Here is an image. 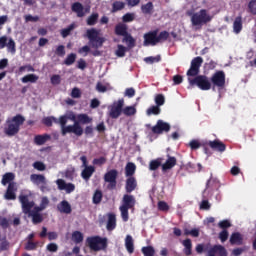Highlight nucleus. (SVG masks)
<instances>
[{
    "instance_id": "f257e3e1",
    "label": "nucleus",
    "mask_w": 256,
    "mask_h": 256,
    "mask_svg": "<svg viewBox=\"0 0 256 256\" xmlns=\"http://www.w3.org/2000/svg\"><path fill=\"white\" fill-rule=\"evenodd\" d=\"M203 65V58L200 56L192 59L190 68L188 69L186 75L188 77V82L191 87H197L201 91H209L212 88L211 80L205 75H199L201 71V66Z\"/></svg>"
},
{
    "instance_id": "f03ea898",
    "label": "nucleus",
    "mask_w": 256,
    "mask_h": 256,
    "mask_svg": "<svg viewBox=\"0 0 256 256\" xmlns=\"http://www.w3.org/2000/svg\"><path fill=\"white\" fill-rule=\"evenodd\" d=\"M169 39V32L167 30H164L159 33V30H152L148 33L144 34V47H155V45H159V43H165Z\"/></svg>"
},
{
    "instance_id": "7ed1b4c3",
    "label": "nucleus",
    "mask_w": 256,
    "mask_h": 256,
    "mask_svg": "<svg viewBox=\"0 0 256 256\" xmlns=\"http://www.w3.org/2000/svg\"><path fill=\"white\" fill-rule=\"evenodd\" d=\"M23 123H25V117L21 114L8 118L4 127L5 135H7V137H15V135L21 131V125H23Z\"/></svg>"
},
{
    "instance_id": "20e7f679",
    "label": "nucleus",
    "mask_w": 256,
    "mask_h": 256,
    "mask_svg": "<svg viewBox=\"0 0 256 256\" xmlns=\"http://www.w3.org/2000/svg\"><path fill=\"white\" fill-rule=\"evenodd\" d=\"M135 203L137 201L135 200V196L124 194L122 198V205L120 206V212L122 220L127 223L129 221V209H133L135 207Z\"/></svg>"
},
{
    "instance_id": "39448f33",
    "label": "nucleus",
    "mask_w": 256,
    "mask_h": 256,
    "mask_svg": "<svg viewBox=\"0 0 256 256\" xmlns=\"http://www.w3.org/2000/svg\"><path fill=\"white\" fill-rule=\"evenodd\" d=\"M18 199L22 205V213H24V215H27V213H41V211H44L40 205L35 206L34 201H29V195L20 194Z\"/></svg>"
},
{
    "instance_id": "423d86ee",
    "label": "nucleus",
    "mask_w": 256,
    "mask_h": 256,
    "mask_svg": "<svg viewBox=\"0 0 256 256\" xmlns=\"http://www.w3.org/2000/svg\"><path fill=\"white\" fill-rule=\"evenodd\" d=\"M86 243L91 251H103L107 249V238L101 236H90L86 239Z\"/></svg>"
},
{
    "instance_id": "0eeeda50",
    "label": "nucleus",
    "mask_w": 256,
    "mask_h": 256,
    "mask_svg": "<svg viewBox=\"0 0 256 256\" xmlns=\"http://www.w3.org/2000/svg\"><path fill=\"white\" fill-rule=\"evenodd\" d=\"M212 19L206 9H201L191 16V23L194 27H199L201 25H207Z\"/></svg>"
},
{
    "instance_id": "6e6552de",
    "label": "nucleus",
    "mask_w": 256,
    "mask_h": 256,
    "mask_svg": "<svg viewBox=\"0 0 256 256\" xmlns=\"http://www.w3.org/2000/svg\"><path fill=\"white\" fill-rule=\"evenodd\" d=\"M87 38L89 39V43L93 49H99V47H103V43H105V39L99 37V32L95 30V28L87 30Z\"/></svg>"
},
{
    "instance_id": "1a4fd4ad",
    "label": "nucleus",
    "mask_w": 256,
    "mask_h": 256,
    "mask_svg": "<svg viewBox=\"0 0 256 256\" xmlns=\"http://www.w3.org/2000/svg\"><path fill=\"white\" fill-rule=\"evenodd\" d=\"M210 83L212 84V90L215 91V89H224L225 88V72L222 70H219L215 72L211 79Z\"/></svg>"
},
{
    "instance_id": "9d476101",
    "label": "nucleus",
    "mask_w": 256,
    "mask_h": 256,
    "mask_svg": "<svg viewBox=\"0 0 256 256\" xmlns=\"http://www.w3.org/2000/svg\"><path fill=\"white\" fill-rule=\"evenodd\" d=\"M117 177H119V171L117 169H111L104 174V181L108 183L107 189L110 191L117 189Z\"/></svg>"
},
{
    "instance_id": "9b49d317",
    "label": "nucleus",
    "mask_w": 256,
    "mask_h": 256,
    "mask_svg": "<svg viewBox=\"0 0 256 256\" xmlns=\"http://www.w3.org/2000/svg\"><path fill=\"white\" fill-rule=\"evenodd\" d=\"M123 107H125V100L123 98L113 102L110 106L109 117L111 119H119L123 113Z\"/></svg>"
},
{
    "instance_id": "f8f14e48",
    "label": "nucleus",
    "mask_w": 256,
    "mask_h": 256,
    "mask_svg": "<svg viewBox=\"0 0 256 256\" xmlns=\"http://www.w3.org/2000/svg\"><path fill=\"white\" fill-rule=\"evenodd\" d=\"M80 161H82V167H84L81 177L84 181H89L93 177V173H95V166H88L87 156H81Z\"/></svg>"
},
{
    "instance_id": "ddd939ff",
    "label": "nucleus",
    "mask_w": 256,
    "mask_h": 256,
    "mask_svg": "<svg viewBox=\"0 0 256 256\" xmlns=\"http://www.w3.org/2000/svg\"><path fill=\"white\" fill-rule=\"evenodd\" d=\"M67 133H74L76 137H81V135H83V127H81V124H79V122L75 121L73 125L63 127V129L61 130V135H63V137H65Z\"/></svg>"
},
{
    "instance_id": "4468645a",
    "label": "nucleus",
    "mask_w": 256,
    "mask_h": 256,
    "mask_svg": "<svg viewBox=\"0 0 256 256\" xmlns=\"http://www.w3.org/2000/svg\"><path fill=\"white\" fill-rule=\"evenodd\" d=\"M171 131V125L163 120H158L156 125L152 127V133L155 135H161V133H169Z\"/></svg>"
},
{
    "instance_id": "2eb2a0df",
    "label": "nucleus",
    "mask_w": 256,
    "mask_h": 256,
    "mask_svg": "<svg viewBox=\"0 0 256 256\" xmlns=\"http://www.w3.org/2000/svg\"><path fill=\"white\" fill-rule=\"evenodd\" d=\"M73 13H76L77 17H85L87 13L91 12V6L83 7L81 2H74L71 6Z\"/></svg>"
},
{
    "instance_id": "dca6fc26",
    "label": "nucleus",
    "mask_w": 256,
    "mask_h": 256,
    "mask_svg": "<svg viewBox=\"0 0 256 256\" xmlns=\"http://www.w3.org/2000/svg\"><path fill=\"white\" fill-rule=\"evenodd\" d=\"M16 193H17V184L15 182L9 183L5 193V199H7V201H15V199H17Z\"/></svg>"
},
{
    "instance_id": "f3484780",
    "label": "nucleus",
    "mask_w": 256,
    "mask_h": 256,
    "mask_svg": "<svg viewBox=\"0 0 256 256\" xmlns=\"http://www.w3.org/2000/svg\"><path fill=\"white\" fill-rule=\"evenodd\" d=\"M56 185L59 191H66V193H73V191H75V184L67 183L63 179H57Z\"/></svg>"
},
{
    "instance_id": "a211bd4d",
    "label": "nucleus",
    "mask_w": 256,
    "mask_h": 256,
    "mask_svg": "<svg viewBox=\"0 0 256 256\" xmlns=\"http://www.w3.org/2000/svg\"><path fill=\"white\" fill-rule=\"evenodd\" d=\"M206 145H209L213 151H218V153H224L227 150V145L221 142L219 139L206 142Z\"/></svg>"
},
{
    "instance_id": "6ab92c4d",
    "label": "nucleus",
    "mask_w": 256,
    "mask_h": 256,
    "mask_svg": "<svg viewBox=\"0 0 256 256\" xmlns=\"http://www.w3.org/2000/svg\"><path fill=\"white\" fill-rule=\"evenodd\" d=\"M207 256H227V249L222 245H214L208 250Z\"/></svg>"
},
{
    "instance_id": "aec40b11",
    "label": "nucleus",
    "mask_w": 256,
    "mask_h": 256,
    "mask_svg": "<svg viewBox=\"0 0 256 256\" xmlns=\"http://www.w3.org/2000/svg\"><path fill=\"white\" fill-rule=\"evenodd\" d=\"M175 165H177V158H175V156L167 155L166 162L162 164L163 173H166V171L173 169Z\"/></svg>"
},
{
    "instance_id": "412c9836",
    "label": "nucleus",
    "mask_w": 256,
    "mask_h": 256,
    "mask_svg": "<svg viewBox=\"0 0 256 256\" xmlns=\"http://www.w3.org/2000/svg\"><path fill=\"white\" fill-rule=\"evenodd\" d=\"M57 209H58L59 213H65V215H70V213H72V211H73V209L71 208V204H69V202L67 200L61 201L57 205Z\"/></svg>"
},
{
    "instance_id": "4be33fe9",
    "label": "nucleus",
    "mask_w": 256,
    "mask_h": 256,
    "mask_svg": "<svg viewBox=\"0 0 256 256\" xmlns=\"http://www.w3.org/2000/svg\"><path fill=\"white\" fill-rule=\"evenodd\" d=\"M116 227H117V216L115 215V213H109L106 229L107 231H115Z\"/></svg>"
},
{
    "instance_id": "5701e85b",
    "label": "nucleus",
    "mask_w": 256,
    "mask_h": 256,
    "mask_svg": "<svg viewBox=\"0 0 256 256\" xmlns=\"http://www.w3.org/2000/svg\"><path fill=\"white\" fill-rule=\"evenodd\" d=\"M137 189V179L135 177H128L126 179L125 191L126 193H133Z\"/></svg>"
},
{
    "instance_id": "b1692460",
    "label": "nucleus",
    "mask_w": 256,
    "mask_h": 256,
    "mask_svg": "<svg viewBox=\"0 0 256 256\" xmlns=\"http://www.w3.org/2000/svg\"><path fill=\"white\" fill-rule=\"evenodd\" d=\"M47 141H51V135L49 134H39L34 137L35 145H45Z\"/></svg>"
},
{
    "instance_id": "393cba45",
    "label": "nucleus",
    "mask_w": 256,
    "mask_h": 256,
    "mask_svg": "<svg viewBox=\"0 0 256 256\" xmlns=\"http://www.w3.org/2000/svg\"><path fill=\"white\" fill-rule=\"evenodd\" d=\"M182 245L184 247L183 253L186 256L193 255V243L191 242V239L187 238L182 242Z\"/></svg>"
},
{
    "instance_id": "a878e982",
    "label": "nucleus",
    "mask_w": 256,
    "mask_h": 256,
    "mask_svg": "<svg viewBox=\"0 0 256 256\" xmlns=\"http://www.w3.org/2000/svg\"><path fill=\"white\" fill-rule=\"evenodd\" d=\"M233 31L236 35H239L243 31V17L238 16L235 18L233 23Z\"/></svg>"
},
{
    "instance_id": "bb28decb",
    "label": "nucleus",
    "mask_w": 256,
    "mask_h": 256,
    "mask_svg": "<svg viewBox=\"0 0 256 256\" xmlns=\"http://www.w3.org/2000/svg\"><path fill=\"white\" fill-rule=\"evenodd\" d=\"M231 245H243V236L239 232H234L230 236Z\"/></svg>"
},
{
    "instance_id": "cd10ccee",
    "label": "nucleus",
    "mask_w": 256,
    "mask_h": 256,
    "mask_svg": "<svg viewBox=\"0 0 256 256\" xmlns=\"http://www.w3.org/2000/svg\"><path fill=\"white\" fill-rule=\"evenodd\" d=\"M125 247L128 253L131 255L135 252V244L133 242V236L127 235L125 238Z\"/></svg>"
},
{
    "instance_id": "c85d7f7f",
    "label": "nucleus",
    "mask_w": 256,
    "mask_h": 256,
    "mask_svg": "<svg viewBox=\"0 0 256 256\" xmlns=\"http://www.w3.org/2000/svg\"><path fill=\"white\" fill-rule=\"evenodd\" d=\"M30 180L35 185H39L40 183H43V185H45V183H47V180L45 179V176L43 174H32L30 176Z\"/></svg>"
},
{
    "instance_id": "c756f323",
    "label": "nucleus",
    "mask_w": 256,
    "mask_h": 256,
    "mask_svg": "<svg viewBox=\"0 0 256 256\" xmlns=\"http://www.w3.org/2000/svg\"><path fill=\"white\" fill-rule=\"evenodd\" d=\"M129 32H127V25L125 24H118L115 26V35L120 37H125Z\"/></svg>"
},
{
    "instance_id": "7c9ffc66",
    "label": "nucleus",
    "mask_w": 256,
    "mask_h": 256,
    "mask_svg": "<svg viewBox=\"0 0 256 256\" xmlns=\"http://www.w3.org/2000/svg\"><path fill=\"white\" fill-rule=\"evenodd\" d=\"M122 43H126L129 49H133V47H135V38H133V36L128 33L123 36Z\"/></svg>"
},
{
    "instance_id": "2f4dec72",
    "label": "nucleus",
    "mask_w": 256,
    "mask_h": 256,
    "mask_svg": "<svg viewBox=\"0 0 256 256\" xmlns=\"http://www.w3.org/2000/svg\"><path fill=\"white\" fill-rule=\"evenodd\" d=\"M136 169H137V166H135V163L128 162L125 167L126 177H133V175H135Z\"/></svg>"
},
{
    "instance_id": "473e14b6",
    "label": "nucleus",
    "mask_w": 256,
    "mask_h": 256,
    "mask_svg": "<svg viewBox=\"0 0 256 256\" xmlns=\"http://www.w3.org/2000/svg\"><path fill=\"white\" fill-rule=\"evenodd\" d=\"M153 9H155L153 2H148L141 6V11L144 15H153Z\"/></svg>"
},
{
    "instance_id": "72a5a7b5",
    "label": "nucleus",
    "mask_w": 256,
    "mask_h": 256,
    "mask_svg": "<svg viewBox=\"0 0 256 256\" xmlns=\"http://www.w3.org/2000/svg\"><path fill=\"white\" fill-rule=\"evenodd\" d=\"M27 215L32 218V223L34 225L43 223V215L41 213H27Z\"/></svg>"
},
{
    "instance_id": "f704fd0d",
    "label": "nucleus",
    "mask_w": 256,
    "mask_h": 256,
    "mask_svg": "<svg viewBox=\"0 0 256 256\" xmlns=\"http://www.w3.org/2000/svg\"><path fill=\"white\" fill-rule=\"evenodd\" d=\"M15 181V174L12 172L5 173L2 177L1 183L2 185H7Z\"/></svg>"
},
{
    "instance_id": "c9c22d12",
    "label": "nucleus",
    "mask_w": 256,
    "mask_h": 256,
    "mask_svg": "<svg viewBox=\"0 0 256 256\" xmlns=\"http://www.w3.org/2000/svg\"><path fill=\"white\" fill-rule=\"evenodd\" d=\"M42 123L46 127H53V123L59 124V119L55 118V116H48L43 118Z\"/></svg>"
},
{
    "instance_id": "e433bc0d",
    "label": "nucleus",
    "mask_w": 256,
    "mask_h": 256,
    "mask_svg": "<svg viewBox=\"0 0 256 256\" xmlns=\"http://www.w3.org/2000/svg\"><path fill=\"white\" fill-rule=\"evenodd\" d=\"M9 249H11V243L7 240V237H0V252L9 251Z\"/></svg>"
},
{
    "instance_id": "4c0bfd02",
    "label": "nucleus",
    "mask_w": 256,
    "mask_h": 256,
    "mask_svg": "<svg viewBox=\"0 0 256 256\" xmlns=\"http://www.w3.org/2000/svg\"><path fill=\"white\" fill-rule=\"evenodd\" d=\"M146 115L148 117H151V115H161V107L157 105L151 106L146 110Z\"/></svg>"
},
{
    "instance_id": "58836bf2",
    "label": "nucleus",
    "mask_w": 256,
    "mask_h": 256,
    "mask_svg": "<svg viewBox=\"0 0 256 256\" xmlns=\"http://www.w3.org/2000/svg\"><path fill=\"white\" fill-rule=\"evenodd\" d=\"M125 9V2L122 1H114L112 4V13H117V11H123Z\"/></svg>"
},
{
    "instance_id": "ea45409f",
    "label": "nucleus",
    "mask_w": 256,
    "mask_h": 256,
    "mask_svg": "<svg viewBox=\"0 0 256 256\" xmlns=\"http://www.w3.org/2000/svg\"><path fill=\"white\" fill-rule=\"evenodd\" d=\"M123 115H126V117H133L137 113V109L134 106H126L125 108H122Z\"/></svg>"
},
{
    "instance_id": "a19ab883",
    "label": "nucleus",
    "mask_w": 256,
    "mask_h": 256,
    "mask_svg": "<svg viewBox=\"0 0 256 256\" xmlns=\"http://www.w3.org/2000/svg\"><path fill=\"white\" fill-rule=\"evenodd\" d=\"M39 76L35 74H28L22 78V83H37Z\"/></svg>"
},
{
    "instance_id": "79ce46f5",
    "label": "nucleus",
    "mask_w": 256,
    "mask_h": 256,
    "mask_svg": "<svg viewBox=\"0 0 256 256\" xmlns=\"http://www.w3.org/2000/svg\"><path fill=\"white\" fill-rule=\"evenodd\" d=\"M144 256H155V248L153 246H144L141 248Z\"/></svg>"
},
{
    "instance_id": "37998d69",
    "label": "nucleus",
    "mask_w": 256,
    "mask_h": 256,
    "mask_svg": "<svg viewBox=\"0 0 256 256\" xmlns=\"http://www.w3.org/2000/svg\"><path fill=\"white\" fill-rule=\"evenodd\" d=\"M103 201V192L101 190H96L93 195L94 205H99Z\"/></svg>"
},
{
    "instance_id": "c03bdc74",
    "label": "nucleus",
    "mask_w": 256,
    "mask_h": 256,
    "mask_svg": "<svg viewBox=\"0 0 256 256\" xmlns=\"http://www.w3.org/2000/svg\"><path fill=\"white\" fill-rule=\"evenodd\" d=\"M77 119L78 123H82L83 125H87L88 123H91V121H93V119H91L87 114H79L77 116Z\"/></svg>"
},
{
    "instance_id": "a18cd8bd",
    "label": "nucleus",
    "mask_w": 256,
    "mask_h": 256,
    "mask_svg": "<svg viewBox=\"0 0 256 256\" xmlns=\"http://www.w3.org/2000/svg\"><path fill=\"white\" fill-rule=\"evenodd\" d=\"M72 241L76 244L83 243V233L80 231H74L72 233Z\"/></svg>"
},
{
    "instance_id": "49530a36",
    "label": "nucleus",
    "mask_w": 256,
    "mask_h": 256,
    "mask_svg": "<svg viewBox=\"0 0 256 256\" xmlns=\"http://www.w3.org/2000/svg\"><path fill=\"white\" fill-rule=\"evenodd\" d=\"M39 247V242L27 241L24 245L26 251H35Z\"/></svg>"
},
{
    "instance_id": "de8ad7c7",
    "label": "nucleus",
    "mask_w": 256,
    "mask_h": 256,
    "mask_svg": "<svg viewBox=\"0 0 256 256\" xmlns=\"http://www.w3.org/2000/svg\"><path fill=\"white\" fill-rule=\"evenodd\" d=\"M98 20H99V14L93 13L87 18V25L89 26L96 25Z\"/></svg>"
},
{
    "instance_id": "09e8293b",
    "label": "nucleus",
    "mask_w": 256,
    "mask_h": 256,
    "mask_svg": "<svg viewBox=\"0 0 256 256\" xmlns=\"http://www.w3.org/2000/svg\"><path fill=\"white\" fill-rule=\"evenodd\" d=\"M145 63H149L150 65H153V63H159L161 61V55L156 56H149L144 58Z\"/></svg>"
},
{
    "instance_id": "8fccbe9b",
    "label": "nucleus",
    "mask_w": 256,
    "mask_h": 256,
    "mask_svg": "<svg viewBox=\"0 0 256 256\" xmlns=\"http://www.w3.org/2000/svg\"><path fill=\"white\" fill-rule=\"evenodd\" d=\"M209 249H211V244H198L196 246V252L201 255V253H203L204 251H207V253H209Z\"/></svg>"
},
{
    "instance_id": "3c124183",
    "label": "nucleus",
    "mask_w": 256,
    "mask_h": 256,
    "mask_svg": "<svg viewBox=\"0 0 256 256\" xmlns=\"http://www.w3.org/2000/svg\"><path fill=\"white\" fill-rule=\"evenodd\" d=\"M75 29V25L71 24L67 28H64L61 30V35L65 39L66 37H69L71 35V31Z\"/></svg>"
},
{
    "instance_id": "603ef678",
    "label": "nucleus",
    "mask_w": 256,
    "mask_h": 256,
    "mask_svg": "<svg viewBox=\"0 0 256 256\" xmlns=\"http://www.w3.org/2000/svg\"><path fill=\"white\" fill-rule=\"evenodd\" d=\"M160 165H161L160 159L152 160V161H150L149 169H150V171H157L158 168L160 167Z\"/></svg>"
},
{
    "instance_id": "864d4df0",
    "label": "nucleus",
    "mask_w": 256,
    "mask_h": 256,
    "mask_svg": "<svg viewBox=\"0 0 256 256\" xmlns=\"http://www.w3.org/2000/svg\"><path fill=\"white\" fill-rule=\"evenodd\" d=\"M154 101L157 107H162V105H165V96L163 94H158L155 96Z\"/></svg>"
},
{
    "instance_id": "5fc2aeb1",
    "label": "nucleus",
    "mask_w": 256,
    "mask_h": 256,
    "mask_svg": "<svg viewBox=\"0 0 256 256\" xmlns=\"http://www.w3.org/2000/svg\"><path fill=\"white\" fill-rule=\"evenodd\" d=\"M123 23H131L132 21H135V13H126L122 17Z\"/></svg>"
},
{
    "instance_id": "6e6d98bb",
    "label": "nucleus",
    "mask_w": 256,
    "mask_h": 256,
    "mask_svg": "<svg viewBox=\"0 0 256 256\" xmlns=\"http://www.w3.org/2000/svg\"><path fill=\"white\" fill-rule=\"evenodd\" d=\"M75 59H77V54L71 53V54H69V55L66 57L64 63H65V65H68V66H69V65H73V63H75Z\"/></svg>"
},
{
    "instance_id": "4d7b16f0",
    "label": "nucleus",
    "mask_w": 256,
    "mask_h": 256,
    "mask_svg": "<svg viewBox=\"0 0 256 256\" xmlns=\"http://www.w3.org/2000/svg\"><path fill=\"white\" fill-rule=\"evenodd\" d=\"M75 177V168L70 167L65 171V178L69 179L70 181H73Z\"/></svg>"
},
{
    "instance_id": "13d9d810",
    "label": "nucleus",
    "mask_w": 256,
    "mask_h": 256,
    "mask_svg": "<svg viewBox=\"0 0 256 256\" xmlns=\"http://www.w3.org/2000/svg\"><path fill=\"white\" fill-rule=\"evenodd\" d=\"M92 163L93 165H98L99 167H101L102 165H105V163H107V158H105V156L94 158Z\"/></svg>"
},
{
    "instance_id": "bf43d9fd",
    "label": "nucleus",
    "mask_w": 256,
    "mask_h": 256,
    "mask_svg": "<svg viewBox=\"0 0 256 256\" xmlns=\"http://www.w3.org/2000/svg\"><path fill=\"white\" fill-rule=\"evenodd\" d=\"M125 53H127V47L119 44L116 50L117 57H125Z\"/></svg>"
},
{
    "instance_id": "052dcab7",
    "label": "nucleus",
    "mask_w": 256,
    "mask_h": 256,
    "mask_svg": "<svg viewBox=\"0 0 256 256\" xmlns=\"http://www.w3.org/2000/svg\"><path fill=\"white\" fill-rule=\"evenodd\" d=\"M184 235L188 236L191 235V237H199V229L194 228L192 230L184 229Z\"/></svg>"
},
{
    "instance_id": "680f3d73",
    "label": "nucleus",
    "mask_w": 256,
    "mask_h": 256,
    "mask_svg": "<svg viewBox=\"0 0 256 256\" xmlns=\"http://www.w3.org/2000/svg\"><path fill=\"white\" fill-rule=\"evenodd\" d=\"M189 147L192 151H197V149L201 148V142H199V140H191L189 142Z\"/></svg>"
},
{
    "instance_id": "e2e57ef3",
    "label": "nucleus",
    "mask_w": 256,
    "mask_h": 256,
    "mask_svg": "<svg viewBox=\"0 0 256 256\" xmlns=\"http://www.w3.org/2000/svg\"><path fill=\"white\" fill-rule=\"evenodd\" d=\"M33 167L34 169H36L37 171H45V169H47V166L45 165V163L41 162V161H36L33 163Z\"/></svg>"
},
{
    "instance_id": "0e129e2a",
    "label": "nucleus",
    "mask_w": 256,
    "mask_h": 256,
    "mask_svg": "<svg viewBox=\"0 0 256 256\" xmlns=\"http://www.w3.org/2000/svg\"><path fill=\"white\" fill-rule=\"evenodd\" d=\"M248 11L251 15H256V0H251L248 3Z\"/></svg>"
},
{
    "instance_id": "69168bd1",
    "label": "nucleus",
    "mask_w": 256,
    "mask_h": 256,
    "mask_svg": "<svg viewBox=\"0 0 256 256\" xmlns=\"http://www.w3.org/2000/svg\"><path fill=\"white\" fill-rule=\"evenodd\" d=\"M219 239H220L221 243H225V241H227L229 239V231L222 230L219 233Z\"/></svg>"
},
{
    "instance_id": "338daca9",
    "label": "nucleus",
    "mask_w": 256,
    "mask_h": 256,
    "mask_svg": "<svg viewBox=\"0 0 256 256\" xmlns=\"http://www.w3.org/2000/svg\"><path fill=\"white\" fill-rule=\"evenodd\" d=\"M218 227H220V229L227 230L229 229V227H231V222H229V220H222L218 223Z\"/></svg>"
},
{
    "instance_id": "774afa93",
    "label": "nucleus",
    "mask_w": 256,
    "mask_h": 256,
    "mask_svg": "<svg viewBox=\"0 0 256 256\" xmlns=\"http://www.w3.org/2000/svg\"><path fill=\"white\" fill-rule=\"evenodd\" d=\"M158 209L159 211H169V204H167L165 201H159Z\"/></svg>"
}]
</instances>
